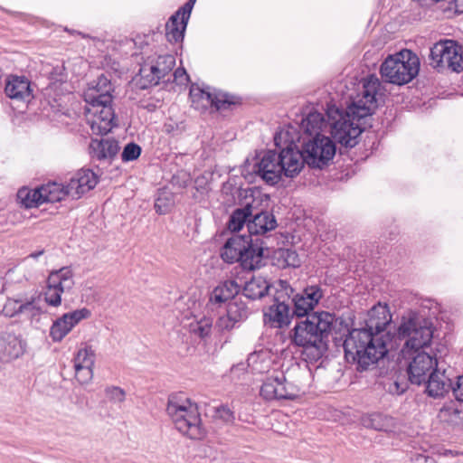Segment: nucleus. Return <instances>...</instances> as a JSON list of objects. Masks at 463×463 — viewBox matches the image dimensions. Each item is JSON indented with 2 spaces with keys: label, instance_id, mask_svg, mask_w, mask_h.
<instances>
[{
  "label": "nucleus",
  "instance_id": "obj_1",
  "mask_svg": "<svg viewBox=\"0 0 463 463\" xmlns=\"http://www.w3.org/2000/svg\"><path fill=\"white\" fill-rule=\"evenodd\" d=\"M381 82L370 75L363 83L361 95L352 100L343 112L335 106L328 107L329 132L333 138L345 147H354L365 128L367 118L377 107Z\"/></svg>",
  "mask_w": 463,
  "mask_h": 463
},
{
  "label": "nucleus",
  "instance_id": "obj_2",
  "mask_svg": "<svg viewBox=\"0 0 463 463\" xmlns=\"http://www.w3.org/2000/svg\"><path fill=\"white\" fill-rule=\"evenodd\" d=\"M112 91L111 82L104 75L99 76L97 81L91 83L84 91V115L95 135H106L117 125L111 106Z\"/></svg>",
  "mask_w": 463,
  "mask_h": 463
},
{
  "label": "nucleus",
  "instance_id": "obj_3",
  "mask_svg": "<svg viewBox=\"0 0 463 463\" xmlns=\"http://www.w3.org/2000/svg\"><path fill=\"white\" fill-rule=\"evenodd\" d=\"M337 321L332 313H313L295 325L289 333L290 341L310 350L314 359L320 358L328 348V336Z\"/></svg>",
  "mask_w": 463,
  "mask_h": 463
},
{
  "label": "nucleus",
  "instance_id": "obj_4",
  "mask_svg": "<svg viewBox=\"0 0 463 463\" xmlns=\"http://www.w3.org/2000/svg\"><path fill=\"white\" fill-rule=\"evenodd\" d=\"M343 346L345 358L356 362L360 370H367L389 351L383 335H374L365 328L349 331Z\"/></svg>",
  "mask_w": 463,
  "mask_h": 463
},
{
  "label": "nucleus",
  "instance_id": "obj_5",
  "mask_svg": "<svg viewBox=\"0 0 463 463\" xmlns=\"http://www.w3.org/2000/svg\"><path fill=\"white\" fill-rule=\"evenodd\" d=\"M302 159L299 150L289 146L279 153L269 150L255 163L253 171L267 184L275 185L283 175L288 178L297 176L303 168Z\"/></svg>",
  "mask_w": 463,
  "mask_h": 463
},
{
  "label": "nucleus",
  "instance_id": "obj_6",
  "mask_svg": "<svg viewBox=\"0 0 463 463\" xmlns=\"http://www.w3.org/2000/svg\"><path fill=\"white\" fill-rule=\"evenodd\" d=\"M434 328L430 321L411 313L403 316L396 329L393 339L388 337L389 350L402 345L403 355L411 351L417 352L428 347L433 338Z\"/></svg>",
  "mask_w": 463,
  "mask_h": 463
},
{
  "label": "nucleus",
  "instance_id": "obj_7",
  "mask_svg": "<svg viewBox=\"0 0 463 463\" xmlns=\"http://www.w3.org/2000/svg\"><path fill=\"white\" fill-rule=\"evenodd\" d=\"M166 413L175 428L191 439H202L206 431L202 424L198 405L183 394L169 396Z\"/></svg>",
  "mask_w": 463,
  "mask_h": 463
},
{
  "label": "nucleus",
  "instance_id": "obj_8",
  "mask_svg": "<svg viewBox=\"0 0 463 463\" xmlns=\"http://www.w3.org/2000/svg\"><path fill=\"white\" fill-rule=\"evenodd\" d=\"M419 58L411 51H402L388 56L382 63V78L389 83L402 85L410 82L419 72Z\"/></svg>",
  "mask_w": 463,
  "mask_h": 463
},
{
  "label": "nucleus",
  "instance_id": "obj_9",
  "mask_svg": "<svg viewBox=\"0 0 463 463\" xmlns=\"http://www.w3.org/2000/svg\"><path fill=\"white\" fill-rule=\"evenodd\" d=\"M430 64L440 71L449 68L459 72L463 70V53L461 46L453 40H443L430 48Z\"/></svg>",
  "mask_w": 463,
  "mask_h": 463
},
{
  "label": "nucleus",
  "instance_id": "obj_10",
  "mask_svg": "<svg viewBox=\"0 0 463 463\" xmlns=\"http://www.w3.org/2000/svg\"><path fill=\"white\" fill-rule=\"evenodd\" d=\"M302 156L303 165L307 163L311 167L322 168L333 159L335 154V145L324 135H317L308 140H304Z\"/></svg>",
  "mask_w": 463,
  "mask_h": 463
},
{
  "label": "nucleus",
  "instance_id": "obj_11",
  "mask_svg": "<svg viewBox=\"0 0 463 463\" xmlns=\"http://www.w3.org/2000/svg\"><path fill=\"white\" fill-rule=\"evenodd\" d=\"M298 392V386L288 382L282 372L268 376L260 388V395L267 401L293 400Z\"/></svg>",
  "mask_w": 463,
  "mask_h": 463
},
{
  "label": "nucleus",
  "instance_id": "obj_12",
  "mask_svg": "<svg viewBox=\"0 0 463 463\" xmlns=\"http://www.w3.org/2000/svg\"><path fill=\"white\" fill-rule=\"evenodd\" d=\"M192 102L196 108L214 107L216 110L228 109L232 105L239 103L238 99L224 92L206 91L199 88H192L190 90Z\"/></svg>",
  "mask_w": 463,
  "mask_h": 463
},
{
  "label": "nucleus",
  "instance_id": "obj_13",
  "mask_svg": "<svg viewBox=\"0 0 463 463\" xmlns=\"http://www.w3.org/2000/svg\"><path fill=\"white\" fill-rule=\"evenodd\" d=\"M90 316V310L86 307L63 314L53 321L50 328V337L53 342H61L74 326Z\"/></svg>",
  "mask_w": 463,
  "mask_h": 463
},
{
  "label": "nucleus",
  "instance_id": "obj_14",
  "mask_svg": "<svg viewBox=\"0 0 463 463\" xmlns=\"http://www.w3.org/2000/svg\"><path fill=\"white\" fill-rule=\"evenodd\" d=\"M436 355L421 351L419 352L409 364L408 375L411 383L420 385L426 382L430 374L438 368Z\"/></svg>",
  "mask_w": 463,
  "mask_h": 463
},
{
  "label": "nucleus",
  "instance_id": "obj_15",
  "mask_svg": "<svg viewBox=\"0 0 463 463\" xmlns=\"http://www.w3.org/2000/svg\"><path fill=\"white\" fill-rule=\"evenodd\" d=\"M323 298V291L319 286L307 287L302 294H298L292 298L294 309L293 316L298 317L311 316L309 313L315 308Z\"/></svg>",
  "mask_w": 463,
  "mask_h": 463
},
{
  "label": "nucleus",
  "instance_id": "obj_16",
  "mask_svg": "<svg viewBox=\"0 0 463 463\" xmlns=\"http://www.w3.org/2000/svg\"><path fill=\"white\" fill-rule=\"evenodd\" d=\"M281 297L275 298V303L264 312V322L271 327L282 328L290 323L293 317L290 305L285 300H280Z\"/></svg>",
  "mask_w": 463,
  "mask_h": 463
},
{
  "label": "nucleus",
  "instance_id": "obj_17",
  "mask_svg": "<svg viewBox=\"0 0 463 463\" xmlns=\"http://www.w3.org/2000/svg\"><path fill=\"white\" fill-rule=\"evenodd\" d=\"M98 184V175L90 169H80L76 172L67 184L71 197L79 199L93 189Z\"/></svg>",
  "mask_w": 463,
  "mask_h": 463
},
{
  "label": "nucleus",
  "instance_id": "obj_18",
  "mask_svg": "<svg viewBox=\"0 0 463 463\" xmlns=\"http://www.w3.org/2000/svg\"><path fill=\"white\" fill-rule=\"evenodd\" d=\"M175 60L172 55L159 56L155 64L149 69L142 68L141 76L146 79L150 85H157L161 79L165 78L174 68Z\"/></svg>",
  "mask_w": 463,
  "mask_h": 463
},
{
  "label": "nucleus",
  "instance_id": "obj_19",
  "mask_svg": "<svg viewBox=\"0 0 463 463\" xmlns=\"http://www.w3.org/2000/svg\"><path fill=\"white\" fill-rule=\"evenodd\" d=\"M252 219L248 221L247 231L249 239L252 236L264 235L276 229L278 223L273 213L268 211H261L251 215Z\"/></svg>",
  "mask_w": 463,
  "mask_h": 463
},
{
  "label": "nucleus",
  "instance_id": "obj_20",
  "mask_svg": "<svg viewBox=\"0 0 463 463\" xmlns=\"http://www.w3.org/2000/svg\"><path fill=\"white\" fill-rule=\"evenodd\" d=\"M245 246L241 251L240 263L244 269L254 270L263 265V246L259 245V239L255 241L246 237Z\"/></svg>",
  "mask_w": 463,
  "mask_h": 463
},
{
  "label": "nucleus",
  "instance_id": "obj_21",
  "mask_svg": "<svg viewBox=\"0 0 463 463\" xmlns=\"http://www.w3.org/2000/svg\"><path fill=\"white\" fill-rule=\"evenodd\" d=\"M5 92L12 99L29 100L33 97L31 83L24 76L10 75L5 82Z\"/></svg>",
  "mask_w": 463,
  "mask_h": 463
},
{
  "label": "nucleus",
  "instance_id": "obj_22",
  "mask_svg": "<svg viewBox=\"0 0 463 463\" xmlns=\"http://www.w3.org/2000/svg\"><path fill=\"white\" fill-rule=\"evenodd\" d=\"M391 320L392 316L387 306L379 303L369 310L365 329L374 335H380Z\"/></svg>",
  "mask_w": 463,
  "mask_h": 463
},
{
  "label": "nucleus",
  "instance_id": "obj_23",
  "mask_svg": "<svg viewBox=\"0 0 463 463\" xmlns=\"http://www.w3.org/2000/svg\"><path fill=\"white\" fill-rule=\"evenodd\" d=\"M425 385V392L430 397L439 398L444 396L451 389L450 379L445 374V371L440 372L438 368L429 375Z\"/></svg>",
  "mask_w": 463,
  "mask_h": 463
},
{
  "label": "nucleus",
  "instance_id": "obj_24",
  "mask_svg": "<svg viewBox=\"0 0 463 463\" xmlns=\"http://www.w3.org/2000/svg\"><path fill=\"white\" fill-rule=\"evenodd\" d=\"M90 156L99 161H112L119 151L118 142L113 138L92 139L90 144Z\"/></svg>",
  "mask_w": 463,
  "mask_h": 463
},
{
  "label": "nucleus",
  "instance_id": "obj_25",
  "mask_svg": "<svg viewBox=\"0 0 463 463\" xmlns=\"http://www.w3.org/2000/svg\"><path fill=\"white\" fill-rule=\"evenodd\" d=\"M246 234H233L225 242L221 250V257L223 261L232 264L241 260V251L244 249Z\"/></svg>",
  "mask_w": 463,
  "mask_h": 463
},
{
  "label": "nucleus",
  "instance_id": "obj_26",
  "mask_svg": "<svg viewBox=\"0 0 463 463\" xmlns=\"http://www.w3.org/2000/svg\"><path fill=\"white\" fill-rule=\"evenodd\" d=\"M46 284L57 288L61 293L70 291L74 286L73 272L70 267L50 272Z\"/></svg>",
  "mask_w": 463,
  "mask_h": 463
},
{
  "label": "nucleus",
  "instance_id": "obj_27",
  "mask_svg": "<svg viewBox=\"0 0 463 463\" xmlns=\"http://www.w3.org/2000/svg\"><path fill=\"white\" fill-rule=\"evenodd\" d=\"M301 128L310 137L322 135L321 132L329 131V118L326 120L324 115L317 111L310 112L302 119Z\"/></svg>",
  "mask_w": 463,
  "mask_h": 463
},
{
  "label": "nucleus",
  "instance_id": "obj_28",
  "mask_svg": "<svg viewBox=\"0 0 463 463\" xmlns=\"http://www.w3.org/2000/svg\"><path fill=\"white\" fill-rule=\"evenodd\" d=\"M241 287L235 280L227 279L220 283L210 295V303L222 304L239 293Z\"/></svg>",
  "mask_w": 463,
  "mask_h": 463
},
{
  "label": "nucleus",
  "instance_id": "obj_29",
  "mask_svg": "<svg viewBox=\"0 0 463 463\" xmlns=\"http://www.w3.org/2000/svg\"><path fill=\"white\" fill-rule=\"evenodd\" d=\"M361 423L365 428L378 431H388L394 427L393 418L378 412L364 415Z\"/></svg>",
  "mask_w": 463,
  "mask_h": 463
},
{
  "label": "nucleus",
  "instance_id": "obj_30",
  "mask_svg": "<svg viewBox=\"0 0 463 463\" xmlns=\"http://www.w3.org/2000/svg\"><path fill=\"white\" fill-rule=\"evenodd\" d=\"M269 284L261 276L252 277V279L245 283L243 288V295L250 299H260L268 295Z\"/></svg>",
  "mask_w": 463,
  "mask_h": 463
},
{
  "label": "nucleus",
  "instance_id": "obj_31",
  "mask_svg": "<svg viewBox=\"0 0 463 463\" xmlns=\"http://www.w3.org/2000/svg\"><path fill=\"white\" fill-rule=\"evenodd\" d=\"M188 21L178 14H173L165 24V36L170 43L183 41Z\"/></svg>",
  "mask_w": 463,
  "mask_h": 463
},
{
  "label": "nucleus",
  "instance_id": "obj_32",
  "mask_svg": "<svg viewBox=\"0 0 463 463\" xmlns=\"http://www.w3.org/2000/svg\"><path fill=\"white\" fill-rule=\"evenodd\" d=\"M253 215V206L250 202H246L242 208L236 209L228 222V228L232 232H240L245 223H248L250 217Z\"/></svg>",
  "mask_w": 463,
  "mask_h": 463
},
{
  "label": "nucleus",
  "instance_id": "obj_33",
  "mask_svg": "<svg viewBox=\"0 0 463 463\" xmlns=\"http://www.w3.org/2000/svg\"><path fill=\"white\" fill-rule=\"evenodd\" d=\"M42 193L44 203H56L61 201L66 196H71L68 184L63 185L57 183H49L42 185Z\"/></svg>",
  "mask_w": 463,
  "mask_h": 463
},
{
  "label": "nucleus",
  "instance_id": "obj_34",
  "mask_svg": "<svg viewBox=\"0 0 463 463\" xmlns=\"http://www.w3.org/2000/svg\"><path fill=\"white\" fill-rule=\"evenodd\" d=\"M274 259L277 265L282 269L298 268L301 264L300 258L297 251L293 249L280 248L274 253Z\"/></svg>",
  "mask_w": 463,
  "mask_h": 463
},
{
  "label": "nucleus",
  "instance_id": "obj_35",
  "mask_svg": "<svg viewBox=\"0 0 463 463\" xmlns=\"http://www.w3.org/2000/svg\"><path fill=\"white\" fill-rule=\"evenodd\" d=\"M17 196L25 208L37 207L44 203L42 186L33 190L26 188L20 189L17 193Z\"/></svg>",
  "mask_w": 463,
  "mask_h": 463
},
{
  "label": "nucleus",
  "instance_id": "obj_36",
  "mask_svg": "<svg viewBox=\"0 0 463 463\" xmlns=\"http://www.w3.org/2000/svg\"><path fill=\"white\" fill-rule=\"evenodd\" d=\"M36 297L23 299L21 303V315L31 321L38 320L40 316L44 313L42 307L39 306Z\"/></svg>",
  "mask_w": 463,
  "mask_h": 463
},
{
  "label": "nucleus",
  "instance_id": "obj_37",
  "mask_svg": "<svg viewBox=\"0 0 463 463\" xmlns=\"http://www.w3.org/2000/svg\"><path fill=\"white\" fill-rule=\"evenodd\" d=\"M227 314L233 321L240 323L247 319L250 311L245 302L240 298H233L228 305Z\"/></svg>",
  "mask_w": 463,
  "mask_h": 463
},
{
  "label": "nucleus",
  "instance_id": "obj_38",
  "mask_svg": "<svg viewBox=\"0 0 463 463\" xmlns=\"http://www.w3.org/2000/svg\"><path fill=\"white\" fill-rule=\"evenodd\" d=\"M211 418L216 424L229 425L234 422L235 414L227 405H219L213 408Z\"/></svg>",
  "mask_w": 463,
  "mask_h": 463
},
{
  "label": "nucleus",
  "instance_id": "obj_39",
  "mask_svg": "<svg viewBox=\"0 0 463 463\" xmlns=\"http://www.w3.org/2000/svg\"><path fill=\"white\" fill-rule=\"evenodd\" d=\"M74 367L94 366L95 352L91 346L84 345L80 347L73 359Z\"/></svg>",
  "mask_w": 463,
  "mask_h": 463
},
{
  "label": "nucleus",
  "instance_id": "obj_40",
  "mask_svg": "<svg viewBox=\"0 0 463 463\" xmlns=\"http://www.w3.org/2000/svg\"><path fill=\"white\" fill-rule=\"evenodd\" d=\"M213 320L209 317H203L195 324L191 325V331L201 338H205L211 335Z\"/></svg>",
  "mask_w": 463,
  "mask_h": 463
},
{
  "label": "nucleus",
  "instance_id": "obj_41",
  "mask_svg": "<svg viewBox=\"0 0 463 463\" xmlns=\"http://www.w3.org/2000/svg\"><path fill=\"white\" fill-rule=\"evenodd\" d=\"M61 294L57 288L46 284L43 290L44 301L47 305L57 307L61 304Z\"/></svg>",
  "mask_w": 463,
  "mask_h": 463
},
{
  "label": "nucleus",
  "instance_id": "obj_42",
  "mask_svg": "<svg viewBox=\"0 0 463 463\" xmlns=\"http://www.w3.org/2000/svg\"><path fill=\"white\" fill-rule=\"evenodd\" d=\"M105 395L107 399L118 406H120L126 400V392L118 386H109L105 389Z\"/></svg>",
  "mask_w": 463,
  "mask_h": 463
},
{
  "label": "nucleus",
  "instance_id": "obj_43",
  "mask_svg": "<svg viewBox=\"0 0 463 463\" xmlns=\"http://www.w3.org/2000/svg\"><path fill=\"white\" fill-rule=\"evenodd\" d=\"M141 146L134 142L128 143L123 148L121 159L123 162H130L137 159L141 155Z\"/></svg>",
  "mask_w": 463,
  "mask_h": 463
},
{
  "label": "nucleus",
  "instance_id": "obj_44",
  "mask_svg": "<svg viewBox=\"0 0 463 463\" xmlns=\"http://www.w3.org/2000/svg\"><path fill=\"white\" fill-rule=\"evenodd\" d=\"M22 298H8L4 305L2 313L8 317H14L21 315Z\"/></svg>",
  "mask_w": 463,
  "mask_h": 463
},
{
  "label": "nucleus",
  "instance_id": "obj_45",
  "mask_svg": "<svg viewBox=\"0 0 463 463\" xmlns=\"http://www.w3.org/2000/svg\"><path fill=\"white\" fill-rule=\"evenodd\" d=\"M460 414L461 411L455 408L453 404L445 405L440 410L439 413L441 419L452 424L458 423L460 420Z\"/></svg>",
  "mask_w": 463,
  "mask_h": 463
},
{
  "label": "nucleus",
  "instance_id": "obj_46",
  "mask_svg": "<svg viewBox=\"0 0 463 463\" xmlns=\"http://www.w3.org/2000/svg\"><path fill=\"white\" fill-rule=\"evenodd\" d=\"M75 378L80 384H88L93 378V366L74 367Z\"/></svg>",
  "mask_w": 463,
  "mask_h": 463
},
{
  "label": "nucleus",
  "instance_id": "obj_47",
  "mask_svg": "<svg viewBox=\"0 0 463 463\" xmlns=\"http://www.w3.org/2000/svg\"><path fill=\"white\" fill-rule=\"evenodd\" d=\"M173 204L172 199L159 195L155 203V209L159 214H165Z\"/></svg>",
  "mask_w": 463,
  "mask_h": 463
},
{
  "label": "nucleus",
  "instance_id": "obj_48",
  "mask_svg": "<svg viewBox=\"0 0 463 463\" xmlns=\"http://www.w3.org/2000/svg\"><path fill=\"white\" fill-rule=\"evenodd\" d=\"M237 323L233 321L228 314L225 316L220 317L216 322V328L219 331H229L232 329Z\"/></svg>",
  "mask_w": 463,
  "mask_h": 463
},
{
  "label": "nucleus",
  "instance_id": "obj_49",
  "mask_svg": "<svg viewBox=\"0 0 463 463\" xmlns=\"http://www.w3.org/2000/svg\"><path fill=\"white\" fill-rule=\"evenodd\" d=\"M196 0H188L175 14H178L183 19L189 20L192 9Z\"/></svg>",
  "mask_w": 463,
  "mask_h": 463
},
{
  "label": "nucleus",
  "instance_id": "obj_50",
  "mask_svg": "<svg viewBox=\"0 0 463 463\" xmlns=\"http://www.w3.org/2000/svg\"><path fill=\"white\" fill-rule=\"evenodd\" d=\"M451 389L455 398L459 402H463V374L458 377L456 384L451 386Z\"/></svg>",
  "mask_w": 463,
  "mask_h": 463
},
{
  "label": "nucleus",
  "instance_id": "obj_51",
  "mask_svg": "<svg viewBox=\"0 0 463 463\" xmlns=\"http://www.w3.org/2000/svg\"><path fill=\"white\" fill-rule=\"evenodd\" d=\"M415 463H436L435 459L422 454H417L414 458Z\"/></svg>",
  "mask_w": 463,
  "mask_h": 463
},
{
  "label": "nucleus",
  "instance_id": "obj_52",
  "mask_svg": "<svg viewBox=\"0 0 463 463\" xmlns=\"http://www.w3.org/2000/svg\"><path fill=\"white\" fill-rule=\"evenodd\" d=\"M174 75H175V78H181L182 76L184 75H186V71H184V69H176L175 71L174 72Z\"/></svg>",
  "mask_w": 463,
  "mask_h": 463
},
{
  "label": "nucleus",
  "instance_id": "obj_53",
  "mask_svg": "<svg viewBox=\"0 0 463 463\" xmlns=\"http://www.w3.org/2000/svg\"><path fill=\"white\" fill-rule=\"evenodd\" d=\"M44 250H39V251H35V252H33L29 255L30 258H33V259H37L39 258L40 256H42L43 254Z\"/></svg>",
  "mask_w": 463,
  "mask_h": 463
},
{
  "label": "nucleus",
  "instance_id": "obj_54",
  "mask_svg": "<svg viewBox=\"0 0 463 463\" xmlns=\"http://www.w3.org/2000/svg\"><path fill=\"white\" fill-rule=\"evenodd\" d=\"M3 288H4V283H3L2 279H0V292H2Z\"/></svg>",
  "mask_w": 463,
  "mask_h": 463
},
{
  "label": "nucleus",
  "instance_id": "obj_55",
  "mask_svg": "<svg viewBox=\"0 0 463 463\" xmlns=\"http://www.w3.org/2000/svg\"><path fill=\"white\" fill-rule=\"evenodd\" d=\"M285 289H286V291H288V290H290V292L293 291V288H291L290 287H288V288L286 287ZM286 294H288V292H286Z\"/></svg>",
  "mask_w": 463,
  "mask_h": 463
}]
</instances>
